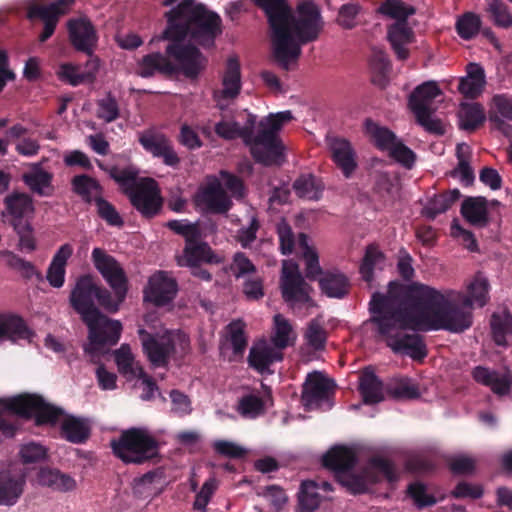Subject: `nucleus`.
Segmentation results:
<instances>
[{"label": "nucleus", "mask_w": 512, "mask_h": 512, "mask_svg": "<svg viewBox=\"0 0 512 512\" xmlns=\"http://www.w3.org/2000/svg\"><path fill=\"white\" fill-rule=\"evenodd\" d=\"M489 283L476 278L468 287V296L460 307L441 291L420 282L405 286L403 303L389 291L374 292L369 302V322L377 338L384 341L394 353L408 355L422 361L428 354L424 339L412 331L446 330L461 333L472 325V313L466 308L475 303L483 307L488 297Z\"/></svg>", "instance_id": "obj_1"}, {"label": "nucleus", "mask_w": 512, "mask_h": 512, "mask_svg": "<svg viewBox=\"0 0 512 512\" xmlns=\"http://www.w3.org/2000/svg\"><path fill=\"white\" fill-rule=\"evenodd\" d=\"M167 27L163 38L168 40L165 52L172 61L173 76L181 74L190 80L197 79L207 66V58L194 45L184 43L190 35L196 41L214 43L221 34V18L194 0H183L166 13Z\"/></svg>", "instance_id": "obj_2"}, {"label": "nucleus", "mask_w": 512, "mask_h": 512, "mask_svg": "<svg viewBox=\"0 0 512 512\" xmlns=\"http://www.w3.org/2000/svg\"><path fill=\"white\" fill-rule=\"evenodd\" d=\"M293 118L291 111L269 114L256 128V116L249 115L243 127L237 122L220 121L214 131L222 139L241 138L249 146L253 159L264 166H280L285 160L284 145L279 137L283 125Z\"/></svg>", "instance_id": "obj_3"}, {"label": "nucleus", "mask_w": 512, "mask_h": 512, "mask_svg": "<svg viewBox=\"0 0 512 512\" xmlns=\"http://www.w3.org/2000/svg\"><path fill=\"white\" fill-rule=\"evenodd\" d=\"M97 283L91 274L78 277L70 292L69 303L88 328L87 354L94 355L104 346L116 345L122 332V324L103 314L95 304Z\"/></svg>", "instance_id": "obj_4"}, {"label": "nucleus", "mask_w": 512, "mask_h": 512, "mask_svg": "<svg viewBox=\"0 0 512 512\" xmlns=\"http://www.w3.org/2000/svg\"><path fill=\"white\" fill-rule=\"evenodd\" d=\"M324 28L320 7L311 0H303L290 12L287 24L289 40L286 53L277 52V37L273 41V55L278 65L288 71L290 63L296 62L301 55V46L316 41Z\"/></svg>", "instance_id": "obj_5"}, {"label": "nucleus", "mask_w": 512, "mask_h": 512, "mask_svg": "<svg viewBox=\"0 0 512 512\" xmlns=\"http://www.w3.org/2000/svg\"><path fill=\"white\" fill-rule=\"evenodd\" d=\"M113 454L125 464L141 465L160 455V443L146 429L130 428L110 443Z\"/></svg>", "instance_id": "obj_6"}, {"label": "nucleus", "mask_w": 512, "mask_h": 512, "mask_svg": "<svg viewBox=\"0 0 512 512\" xmlns=\"http://www.w3.org/2000/svg\"><path fill=\"white\" fill-rule=\"evenodd\" d=\"M0 405L7 411L25 419L34 418L37 426L55 425L63 415L61 408L49 404L38 394L23 393L10 398H1Z\"/></svg>", "instance_id": "obj_7"}, {"label": "nucleus", "mask_w": 512, "mask_h": 512, "mask_svg": "<svg viewBox=\"0 0 512 512\" xmlns=\"http://www.w3.org/2000/svg\"><path fill=\"white\" fill-rule=\"evenodd\" d=\"M123 192L142 217L151 219L161 211L163 198L155 180L147 178L138 185L123 189Z\"/></svg>", "instance_id": "obj_8"}, {"label": "nucleus", "mask_w": 512, "mask_h": 512, "mask_svg": "<svg viewBox=\"0 0 512 512\" xmlns=\"http://www.w3.org/2000/svg\"><path fill=\"white\" fill-rule=\"evenodd\" d=\"M142 349L151 365L155 368L167 367L171 356L175 353L176 345L171 331L162 334L150 333L144 328L138 330Z\"/></svg>", "instance_id": "obj_9"}, {"label": "nucleus", "mask_w": 512, "mask_h": 512, "mask_svg": "<svg viewBox=\"0 0 512 512\" xmlns=\"http://www.w3.org/2000/svg\"><path fill=\"white\" fill-rule=\"evenodd\" d=\"M254 2L265 12L272 29L273 40L277 37V52L280 56H284L289 40L287 24L291 12L287 0H254Z\"/></svg>", "instance_id": "obj_10"}, {"label": "nucleus", "mask_w": 512, "mask_h": 512, "mask_svg": "<svg viewBox=\"0 0 512 512\" xmlns=\"http://www.w3.org/2000/svg\"><path fill=\"white\" fill-rule=\"evenodd\" d=\"M74 5L75 0H56L47 5L32 4L27 8L29 20L40 19L43 22L39 42H46L54 34L60 18L69 14Z\"/></svg>", "instance_id": "obj_11"}, {"label": "nucleus", "mask_w": 512, "mask_h": 512, "mask_svg": "<svg viewBox=\"0 0 512 512\" xmlns=\"http://www.w3.org/2000/svg\"><path fill=\"white\" fill-rule=\"evenodd\" d=\"M91 260L95 269L99 272L111 289H129V281L126 272L120 262L104 249L96 247L92 250Z\"/></svg>", "instance_id": "obj_12"}, {"label": "nucleus", "mask_w": 512, "mask_h": 512, "mask_svg": "<svg viewBox=\"0 0 512 512\" xmlns=\"http://www.w3.org/2000/svg\"><path fill=\"white\" fill-rule=\"evenodd\" d=\"M280 287L282 298L291 306L306 304L311 300L309 296L310 286L306 283L296 263L287 264L284 262Z\"/></svg>", "instance_id": "obj_13"}, {"label": "nucleus", "mask_w": 512, "mask_h": 512, "mask_svg": "<svg viewBox=\"0 0 512 512\" xmlns=\"http://www.w3.org/2000/svg\"><path fill=\"white\" fill-rule=\"evenodd\" d=\"M178 292L177 281L165 271H157L149 277L148 285L144 288L145 302L156 307H163L171 303Z\"/></svg>", "instance_id": "obj_14"}, {"label": "nucleus", "mask_w": 512, "mask_h": 512, "mask_svg": "<svg viewBox=\"0 0 512 512\" xmlns=\"http://www.w3.org/2000/svg\"><path fill=\"white\" fill-rule=\"evenodd\" d=\"M67 30L72 47L92 56L98 44V35L91 21L86 17L71 18L67 22Z\"/></svg>", "instance_id": "obj_15"}, {"label": "nucleus", "mask_w": 512, "mask_h": 512, "mask_svg": "<svg viewBox=\"0 0 512 512\" xmlns=\"http://www.w3.org/2000/svg\"><path fill=\"white\" fill-rule=\"evenodd\" d=\"M139 143L146 152L161 158L167 166L175 167L180 163L171 141L163 133L146 130L139 135Z\"/></svg>", "instance_id": "obj_16"}, {"label": "nucleus", "mask_w": 512, "mask_h": 512, "mask_svg": "<svg viewBox=\"0 0 512 512\" xmlns=\"http://www.w3.org/2000/svg\"><path fill=\"white\" fill-rule=\"evenodd\" d=\"M177 265L180 267L197 266L202 263L217 264L220 262L207 242L203 240L202 232L185 242L182 254L176 256Z\"/></svg>", "instance_id": "obj_17"}, {"label": "nucleus", "mask_w": 512, "mask_h": 512, "mask_svg": "<svg viewBox=\"0 0 512 512\" xmlns=\"http://www.w3.org/2000/svg\"><path fill=\"white\" fill-rule=\"evenodd\" d=\"M198 205L213 214H226L233 202L218 180L208 183L196 196Z\"/></svg>", "instance_id": "obj_18"}, {"label": "nucleus", "mask_w": 512, "mask_h": 512, "mask_svg": "<svg viewBox=\"0 0 512 512\" xmlns=\"http://www.w3.org/2000/svg\"><path fill=\"white\" fill-rule=\"evenodd\" d=\"M355 451L344 445H335L322 457V465L335 473V478L344 472L352 471L357 463Z\"/></svg>", "instance_id": "obj_19"}, {"label": "nucleus", "mask_w": 512, "mask_h": 512, "mask_svg": "<svg viewBox=\"0 0 512 512\" xmlns=\"http://www.w3.org/2000/svg\"><path fill=\"white\" fill-rule=\"evenodd\" d=\"M332 382L321 372L309 373L302 386L301 403L308 409L314 403L328 397Z\"/></svg>", "instance_id": "obj_20"}, {"label": "nucleus", "mask_w": 512, "mask_h": 512, "mask_svg": "<svg viewBox=\"0 0 512 512\" xmlns=\"http://www.w3.org/2000/svg\"><path fill=\"white\" fill-rule=\"evenodd\" d=\"M26 477L11 470L0 471V505L13 506L23 494Z\"/></svg>", "instance_id": "obj_21"}, {"label": "nucleus", "mask_w": 512, "mask_h": 512, "mask_svg": "<svg viewBox=\"0 0 512 512\" xmlns=\"http://www.w3.org/2000/svg\"><path fill=\"white\" fill-rule=\"evenodd\" d=\"M173 72L172 61L165 51L146 54L137 63L136 73L142 78H151L157 74L172 77Z\"/></svg>", "instance_id": "obj_22"}, {"label": "nucleus", "mask_w": 512, "mask_h": 512, "mask_svg": "<svg viewBox=\"0 0 512 512\" xmlns=\"http://www.w3.org/2000/svg\"><path fill=\"white\" fill-rule=\"evenodd\" d=\"M332 159L346 178L357 168L356 153L351 143L344 138L333 137L329 141Z\"/></svg>", "instance_id": "obj_23"}, {"label": "nucleus", "mask_w": 512, "mask_h": 512, "mask_svg": "<svg viewBox=\"0 0 512 512\" xmlns=\"http://www.w3.org/2000/svg\"><path fill=\"white\" fill-rule=\"evenodd\" d=\"M488 118L493 127L509 136L511 126L504 119L512 121V96L508 94L494 95L489 109Z\"/></svg>", "instance_id": "obj_24"}, {"label": "nucleus", "mask_w": 512, "mask_h": 512, "mask_svg": "<svg viewBox=\"0 0 512 512\" xmlns=\"http://www.w3.org/2000/svg\"><path fill=\"white\" fill-rule=\"evenodd\" d=\"M222 85V90L214 92V99L218 103L221 100L234 99L239 95L241 90V72L237 58L231 57L227 60Z\"/></svg>", "instance_id": "obj_25"}, {"label": "nucleus", "mask_w": 512, "mask_h": 512, "mask_svg": "<svg viewBox=\"0 0 512 512\" xmlns=\"http://www.w3.org/2000/svg\"><path fill=\"white\" fill-rule=\"evenodd\" d=\"M467 75L459 80L458 90L467 99H476L486 84L483 67L477 63H469Z\"/></svg>", "instance_id": "obj_26"}, {"label": "nucleus", "mask_w": 512, "mask_h": 512, "mask_svg": "<svg viewBox=\"0 0 512 512\" xmlns=\"http://www.w3.org/2000/svg\"><path fill=\"white\" fill-rule=\"evenodd\" d=\"M460 213L473 226L483 228L489 224L488 201L485 197L465 198Z\"/></svg>", "instance_id": "obj_27"}, {"label": "nucleus", "mask_w": 512, "mask_h": 512, "mask_svg": "<svg viewBox=\"0 0 512 512\" xmlns=\"http://www.w3.org/2000/svg\"><path fill=\"white\" fill-rule=\"evenodd\" d=\"M471 374L477 383L489 387L498 396L507 395L511 390V380L495 370L479 365L473 368Z\"/></svg>", "instance_id": "obj_28"}, {"label": "nucleus", "mask_w": 512, "mask_h": 512, "mask_svg": "<svg viewBox=\"0 0 512 512\" xmlns=\"http://www.w3.org/2000/svg\"><path fill=\"white\" fill-rule=\"evenodd\" d=\"M359 392L367 405L377 404L384 400V385L373 369L367 367L359 379Z\"/></svg>", "instance_id": "obj_29"}, {"label": "nucleus", "mask_w": 512, "mask_h": 512, "mask_svg": "<svg viewBox=\"0 0 512 512\" xmlns=\"http://www.w3.org/2000/svg\"><path fill=\"white\" fill-rule=\"evenodd\" d=\"M22 180L33 193L39 196L48 197L53 194V174L43 170L40 163L32 164L31 171L24 173Z\"/></svg>", "instance_id": "obj_30"}, {"label": "nucleus", "mask_w": 512, "mask_h": 512, "mask_svg": "<svg viewBox=\"0 0 512 512\" xmlns=\"http://www.w3.org/2000/svg\"><path fill=\"white\" fill-rule=\"evenodd\" d=\"M73 254V247L69 244H63L54 254L47 270V281L54 288H61L65 282L66 265L68 259Z\"/></svg>", "instance_id": "obj_31"}, {"label": "nucleus", "mask_w": 512, "mask_h": 512, "mask_svg": "<svg viewBox=\"0 0 512 512\" xmlns=\"http://www.w3.org/2000/svg\"><path fill=\"white\" fill-rule=\"evenodd\" d=\"M71 190L87 204H92L96 195H103L99 181L87 174L75 175L71 179Z\"/></svg>", "instance_id": "obj_32"}, {"label": "nucleus", "mask_w": 512, "mask_h": 512, "mask_svg": "<svg viewBox=\"0 0 512 512\" xmlns=\"http://www.w3.org/2000/svg\"><path fill=\"white\" fill-rule=\"evenodd\" d=\"M461 197L458 189L448 190L430 198L422 210V214L429 220L445 213Z\"/></svg>", "instance_id": "obj_33"}, {"label": "nucleus", "mask_w": 512, "mask_h": 512, "mask_svg": "<svg viewBox=\"0 0 512 512\" xmlns=\"http://www.w3.org/2000/svg\"><path fill=\"white\" fill-rule=\"evenodd\" d=\"M38 481L42 486H47L60 492L72 491L76 487L75 479L58 469H41L38 474Z\"/></svg>", "instance_id": "obj_34"}, {"label": "nucleus", "mask_w": 512, "mask_h": 512, "mask_svg": "<svg viewBox=\"0 0 512 512\" xmlns=\"http://www.w3.org/2000/svg\"><path fill=\"white\" fill-rule=\"evenodd\" d=\"M31 331L25 321L17 315L0 314V339L7 338L12 341L28 339Z\"/></svg>", "instance_id": "obj_35"}, {"label": "nucleus", "mask_w": 512, "mask_h": 512, "mask_svg": "<svg viewBox=\"0 0 512 512\" xmlns=\"http://www.w3.org/2000/svg\"><path fill=\"white\" fill-rule=\"evenodd\" d=\"M293 190L299 198L317 201L322 197L324 184L313 174H301L293 182Z\"/></svg>", "instance_id": "obj_36"}, {"label": "nucleus", "mask_w": 512, "mask_h": 512, "mask_svg": "<svg viewBox=\"0 0 512 512\" xmlns=\"http://www.w3.org/2000/svg\"><path fill=\"white\" fill-rule=\"evenodd\" d=\"M4 206L12 221H25L24 217L34 211L32 198L26 193L13 192L6 196Z\"/></svg>", "instance_id": "obj_37"}, {"label": "nucleus", "mask_w": 512, "mask_h": 512, "mask_svg": "<svg viewBox=\"0 0 512 512\" xmlns=\"http://www.w3.org/2000/svg\"><path fill=\"white\" fill-rule=\"evenodd\" d=\"M61 435L71 443L82 444L90 436V427L84 419L68 416L61 424Z\"/></svg>", "instance_id": "obj_38"}, {"label": "nucleus", "mask_w": 512, "mask_h": 512, "mask_svg": "<svg viewBox=\"0 0 512 512\" xmlns=\"http://www.w3.org/2000/svg\"><path fill=\"white\" fill-rule=\"evenodd\" d=\"M322 292L331 298H343L349 292V280L342 273L327 272L319 280Z\"/></svg>", "instance_id": "obj_39"}, {"label": "nucleus", "mask_w": 512, "mask_h": 512, "mask_svg": "<svg viewBox=\"0 0 512 512\" xmlns=\"http://www.w3.org/2000/svg\"><path fill=\"white\" fill-rule=\"evenodd\" d=\"M282 359V354L270 347H252L248 356V364L257 372L263 374L276 361Z\"/></svg>", "instance_id": "obj_40"}, {"label": "nucleus", "mask_w": 512, "mask_h": 512, "mask_svg": "<svg viewBox=\"0 0 512 512\" xmlns=\"http://www.w3.org/2000/svg\"><path fill=\"white\" fill-rule=\"evenodd\" d=\"M442 94L438 84L434 81H427L418 85L409 96V107L412 112L417 111V106L429 107L431 102Z\"/></svg>", "instance_id": "obj_41"}, {"label": "nucleus", "mask_w": 512, "mask_h": 512, "mask_svg": "<svg viewBox=\"0 0 512 512\" xmlns=\"http://www.w3.org/2000/svg\"><path fill=\"white\" fill-rule=\"evenodd\" d=\"M366 133L373 139L375 146L381 151H390L391 147L398 142L394 132L378 125L371 119L365 120Z\"/></svg>", "instance_id": "obj_42"}, {"label": "nucleus", "mask_w": 512, "mask_h": 512, "mask_svg": "<svg viewBox=\"0 0 512 512\" xmlns=\"http://www.w3.org/2000/svg\"><path fill=\"white\" fill-rule=\"evenodd\" d=\"M113 293L106 287L97 284V292L95 300L98 305L109 313H116L121 304L125 301L128 290L112 289Z\"/></svg>", "instance_id": "obj_43"}, {"label": "nucleus", "mask_w": 512, "mask_h": 512, "mask_svg": "<svg viewBox=\"0 0 512 512\" xmlns=\"http://www.w3.org/2000/svg\"><path fill=\"white\" fill-rule=\"evenodd\" d=\"M318 486L314 481H304L298 494L299 512H314L320 505Z\"/></svg>", "instance_id": "obj_44"}, {"label": "nucleus", "mask_w": 512, "mask_h": 512, "mask_svg": "<svg viewBox=\"0 0 512 512\" xmlns=\"http://www.w3.org/2000/svg\"><path fill=\"white\" fill-rule=\"evenodd\" d=\"M460 128L465 131H475L485 121L483 107L478 103L463 105L460 111Z\"/></svg>", "instance_id": "obj_45"}, {"label": "nucleus", "mask_w": 512, "mask_h": 512, "mask_svg": "<svg viewBox=\"0 0 512 512\" xmlns=\"http://www.w3.org/2000/svg\"><path fill=\"white\" fill-rule=\"evenodd\" d=\"M384 259L385 256L383 252H381L376 245L370 244L366 247L365 254L359 268L362 279L365 282L371 283L374 280V269L378 264L382 263Z\"/></svg>", "instance_id": "obj_46"}, {"label": "nucleus", "mask_w": 512, "mask_h": 512, "mask_svg": "<svg viewBox=\"0 0 512 512\" xmlns=\"http://www.w3.org/2000/svg\"><path fill=\"white\" fill-rule=\"evenodd\" d=\"M387 394L396 400L417 399L420 397L418 386L408 378L395 379L385 387Z\"/></svg>", "instance_id": "obj_47"}, {"label": "nucleus", "mask_w": 512, "mask_h": 512, "mask_svg": "<svg viewBox=\"0 0 512 512\" xmlns=\"http://www.w3.org/2000/svg\"><path fill=\"white\" fill-rule=\"evenodd\" d=\"M115 362L121 374L134 377L138 374L137 369L143 367L134 362V357L128 344H122L119 349L114 352Z\"/></svg>", "instance_id": "obj_48"}, {"label": "nucleus", "mask_w": 512, "mask_h": 512, "mask_svg": "<svg viewBox=\"0 0 512 512\" xmlns=\"http://www.w3.org/2000/svg\"><path fill=\"white\" fill-rule=\"evenodd\" d=\"M481 28V19L473 12H466L460 16L455 24L457 34L464 40L474 38Z\"/></svg>", "instance_id": "obj_49"}, {"label": "nucleus", "mask_w": 512, "mask_h": 512, "mask_svg": "<svg viewBox=\"0 0 512 512\" xmlns=\"http://www.w3.org/2000/svg\"><path fill=\"white\" fill-rule=\"evenodd\" d=\"M379 12L397 22H406L408 17L415 13V9L412 6H407L401 0H385L381 4Z\"/></svg>", "instance_id": "obj_50"}, {"label": "nucleus", "mask_w": 512, "mask_h": 512, "mask_svg": "<svg viewBox=\"0 0 512 512\" xmlns=\"http://www.w3.org/2000/svg\"><path fill=\"white\" fill-rule=\"evenodd\" d=\"M97 208L98 216L104 220L108 225L121 227L124 221L114 205L103 198V195H96L93 202Z\"/></svg>", "instance_id": "obj_51"}, {"label": "nucleus", "mask_w": 512, "mask_h": 512, "mask_svg": "<svg viewBox=\"0 0 512 512\" xmlns=\"http://www.w3.org/2000/svg\"><path fill=\"white\" fill-rule=\"evenodd\" d=\"M265 410V404L261 397L247 394L240 398L237 411L246 418H256Z\"/></svg>", "instance_id": "obj_52"}, {"label": "nucleus", "mask_w": 512, "mask_h": 512, "mask_svg": "<svg viewBox=\"0 0 512 512\" xmlns=\"http://www.w3.org/2000/svg\"><path fill=\"white\" fill-rule=\"evenodd\" d=\"M337 482L347 488L352 494H362L368 490L369 482L367 474H353L351 471L344 472L336 477Z\"/></svg>", "instance_id": "obj_53"}, {"label": "nucleus", "mask_w": 512, "mask_h": 512, "mask_svg": "<svg viewBox=\"0 0 512 512\" xmlns=\"http://www.w3.org/2000/svg\"><path fill=\"white\" fill-rule=\"evenodd\" d=\"M120 116V109L116 98L111 92L97 100V117L106 123L117 120Z\"/></svg>", "instance_id": "obj_54"}, {"label": "nucleus", "mask_w": 512, "mask_h": 512, "mask_svg": "<svg viewBox=\"0 0 512 512\" xmlns=\"http://www.w3.org/2000/svg\"><path fill=\"white\" fill-rule=\"evenodd\" d=\"M487 11L490 13L496 26L505 29L512 26V14L508 5L502 0H491L488 4Z\"/></svg>", "instance_id": "obj_55"}, {"label": "nucleus", "mask_w": 512, "mask_h": 512, "mask_svg": "<svg viewBox=\"0 0 512 512\" xmlns=\"http://www.w3.org/2000/svg\"><path fill=\"white\" fill-rule=\"evenodd\" d=\"M245 327L246 325L242 320H234L227 326L230 336L229 340L235 355L243 354L247 347Z\"/></svg>", "instance_id": "obj_56"}, {"label": "nucleus", "mask_w": 512, "mask_h": 512, "mask_svg": "<svg viewBox=\"0 0 512 512\" xmlns=\"http://www.w3.org/2000/svg\"><path fill=\"white\" fill-rule=\"evenodd\" d=\"M299 243L304 248L303 257L306 262V277L314 280L317 276L322 274L318 255L315 250L307 245V236L305 234H300Z\"/></svg>", "instance_id": "obj_57"}, {"label": "nucleus", "mask_w": 512, "mask_h": 512, "mask_svg": "<svg viewBox=\"0 0 512 512\" xmlns=\"http://www.w3.org/2000/svg\"><path fill=\"white\" fill-rule=\"evenodd\" d=\"M305 339L309 346L316 351L324 350L327 340L326 330L318 319H312L305 332Z\"/></svg>", "instance_id": "obj_58"}, {"label": "nucleus", "mask_w": 512, "mask_h": 512, "mask_svg": "<svg viewBox=\"0 0 512 512\" xmlns=\"http://www.w3.org/2000/svg\"><path fill=\"white\" fill-rule=\"evenodd\" d=\"M408 496L414 501L418 509L433 506L437 503V499L426 492V485L422 482L410 483L407 487Z\"/></svg>", "instance_id": "obj_59"}, {"label": "nucleus", "mask_w": 512, "mask_h": 512, "mask_svg": "<svg viewBox=\"0 0 512 512\" xmlns=\"http://www.w3.org/2000/svg\"><path fill=\"white\" fill-rule=\"evenodd\" d=\"M11 224L19 236V247L22 250L32 252L36 249V241L33 228L28 221H11Z\"/></svg>", "instance_id": "obj_60"}, {"label": "nucleus", "mask_w": 512, "mask_h": 512, "mask_svg": "<svg viewBox=\"0 0 512 512\" xmlns=\"http://www.w3.org/2000/svg\"><path fill=\"white\" fill-rule=\"evenodd\" d=\"M491 329L495 343L497 345H504L506 342V335L512 334L511 317H502L494 313L491 318Z\"/></svg>", "instance_id": "obj_61"}, {"label": "nucleus", "mask_w": 512, "mask_h": 512, "mask_svg": "<svg viewBox=\"0 0 512 512\" xmlns=\"http://www.w3.org/2000/svg\"><path fill=\"white\" fill-rule=\"evenodd\" d=\"M166 227L173 231L175 234L182 236L185 242H190L191 239L198 236L202 232L200 225L197 222L191 223L187 219L170 220L166 223Z\"/></svg>", "instance_id": "obj_62"}, {"label": "nucleus", "mask_w": 512, "mask_h": 512, "mask_svg": "<svg viewBox=\"0 0 512 512\" xmlns=\"http://www.w3.org/2000/svg\"><path fill=\"white\" fill-rule=\"evenodd\" d=\"M275 333L272 341L275 347L284 349L289 345V335L292 332V326L289 321L281 314L274 316Z\"/></svg>", "instance_id": "obj_63"}, {"label": "nucleus", "mask_w": 512, "mask_h": 512, "mask_svg": "<svg viewBox=\"0 0 512 512\" xmlns=\"http://www.w3.org/2000/svg\"><path fill=\"white\" fill-rule=\"evenodd\" d=\"M19 453L24 464L37 463L47 458V449L36 442L22 445Z\"/></svg>", "instance_id": "obj_64"}]
</instances>
